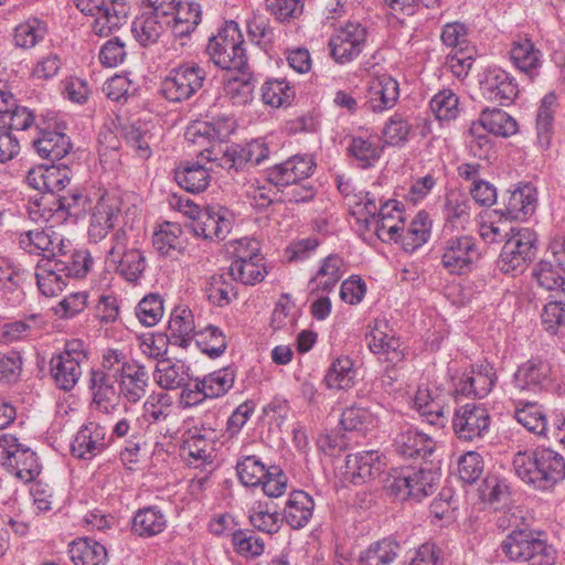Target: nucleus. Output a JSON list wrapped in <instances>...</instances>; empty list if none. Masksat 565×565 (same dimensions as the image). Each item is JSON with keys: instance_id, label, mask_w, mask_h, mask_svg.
Here are the masks:
<instances>
[{"instance_id": "f257e3e1", "label": "nucleus", "mask_w": 565, "mask_h": 565, "mask_svg": "<svg viewBox=\"0 0 565 565\" xmlns=\"http://www.w3.org/2000/svg\"><path fill=\"white\" fill-rule=\"evenodd\" d=\"M205 53L214 65L222 70H249L245 41L235 21L225 22L218 32L209 39Z\"/></svg>"}, {"instance_id": "f03ea898", "label": "nucleus", "mask_w": 565, "mask_h": 565, "mask_svg": "<svg viewBox=\"0 0 565 565\" xmlns=\"http://www.w3.org/2000/svg\"><path fill=\"white\" fill-rule=\"evenodd\" d=\"M439 480L440 475L433 469L406 468L388 475L385 490L394 500L422 501L437 489Z\"/></svg>"}, {"instance_id": "7ed1b4c3", "label": "nucleus", "mask_w": 565, "mask_h": 565, "mask_svg": "<svg viewBox=\"0 0 565 565\" xmlns=\"http://www.w3.org/2000/svg\"><path fill=\"white\" fill-rule=\"evenodd\" d=\"M130 227L118 228L111 237V246L106 253V265L127 281H137L146 269V258L143 253L130 244Z\"/></svg>"}, {"instance_id": "20e7f679", "label": "nucleus", "mask_w": 565, "mask_h": 565, "mask_svg": "<svg viewBox=\"0 0 565 565\" xmlns=\"http://www.w3.org/2000/svg\"><path fill=\"white\" fill-rule=\"evenodd\" d=\"M502 552L513 562L554 565L555 550L530 530H514L501 543Z\"/></svg>"}, {"instance_id": "39448f33", "label": "nucleus", "mask_w": 565, "mask_h": 565, "mask_svg": "<svg viewBox=\"0 0 565 565\" xmlns=\"http://www.w3.org/2000/svg\"><path fill=\"white\" fill-rule=\"evenodd\" d=\"M206 81V71L194 61L182 62L169 70L161 82L160 93L171 103L189 100L201 90Z\"/></svg>"}, {"instance_id": "423d86ee", "label": "nucleus", "mask_w": 565, "mask_h": 565, "mask_svg": "<svg viewBox=\"0 0 565 565\" xmlns=\"http://www.w3.org/2000/svg\"><path fill=\"white\" fill-rule=\"evenodd\" d=\"M536 233L529 227H511V234L504 242L498 268L504 274L518 275L524 271L536 255Z\"/></svg>"}, {"instance_id": "0eeeda50", "label": "nucleus", "mask_w": 565, "mask_h": 565, "mask_svg": "<svg viewBox=\"0 0 565 565\" xmlns=\"http://www.w3.org/2000/svg\"><path fill=\"white\" fill-rule=\"evenodd\" d=\"M76 8L94 17V34L106 38L127 23L130 7L125 0H73Z\"/></svg>"}, {"instance_id": "6e6552de", "label": "nucleus", "mask_w": 565, "mask_h": 565, "mask_svg": "<svg viewBox=\"0 0 565 565\" xmlns=\"http://www.w3.org/2000/svg\"><path fill=\"white\" fill-rule=\"evenodd\" d=\"M480 259L481 249L477 238L471 235L452 236L445 239L440 247V264L449 275H467Z\"/></svg>"}, {"instance_id": "1a4fd4ad", "label": "nucleus", "mask_w": 565, "mask_h": 565, "mask_svg": "<svg viewBox=\"0 0 565 565\" xmlns=\"http://www.w3.org/2000/svg\"><path fill=\"white\" fill-rule=\"evenodd\" d=\"M84 196L78 191L66 192L65 194L41 195L35 200V210H31V215L36 220L51 223V226L60 225L68 220L74 223L83 211Z\"/></svg>"}, {"instance_id": "9d476101", "label": "nucleus", "mask_w": 565, "mask_h": 565, "mask_svg": "<svg viewBox=\"0 0 565 565\" xmlns=\"http://www.w3.org/2000/svg\"><path fill=\"white\" fill-rule=\"evenodd\" d=\"M455 436L463 443H482L490 433L491 416L489 411L476 403L458 407L451 420Z\"/></svg>"}, {"instance_id": "9b49d317", "label": "nucleus", "mask_w": 565, "mask_h": 565, "mask_svg": "<svg viewBox=\"0 0 565 565\" xmlns=\"http://www.w3.org/2000/svg\"><path fill=\"white\" fill-rule=\"evenodd\" d=\"M366 40L367 29L362 22L347 21L329 39L330 55L338 64L351 63L362 53Z\"/></svg>"}, {"instance_id": "f8f14e48", "label": "nucleus", "mask_w": 565, "mask_h": 565, "mask_svg": "<svg viewBox=\"0 0 565 565\" xmlns=\"http://www.w3.org/2000/svg\"><path fill=\"white\" fill-rule=\"evenodd\" d=\"M2 466L24 482L35 479L41 472V466L35 452L24 447L14 436L0 437Z\"/></svg>"}, {"instance_id": "ddd939ff", "label": "nucleus", "mask_w": 565, "mask_h": 565, "mask_svg": "<svg viewBox=\"0 0 565 565\" xmlns=\"http://www.w3.org/2000/svg\"><path fill=\"white\" fill-rule=\"evenodd\" d=\"M478 84L481 96L501 106L511 105L519 95V86L515 78L499 66H490L478 75Z\"/></svg>"}, {"instance_id": "4468645a", "label": "nucleus", "mask_w": 565, "mask_h": 565, "mask_svg": "<svg viewBox=\"0 0 565 565\" xmlns=\"http://www.w3.org/2000/svg\"><path fill=\"white\" fill-rule=\"evenodd\" d=\"M536 205V189L530 183H523L503 192L499 206L492 213L510 221H525L535 212Z\"/></svg>"}, {"instance_id": "2eb2a0df", "label": "nucleus", "mask_w": 565, "mask_h": 565, "mask_svg": "<svg viewBox=\"0 0 565 565\" xmlns=\"http://www.w3.org/2000/svg\"><path fill=\"white\" fill-rule=\"evenodd\" d=\"M552 382V364L541 356H532L520 364L512 379V385L515 390L532 394L545 391Z\"/></svg>"}, {"instance_id": "dca6fc26", "label": "nucleus", "mask_w": 565, "mask_h": 565, "mask_svg": "<svg viewBox=\"0 0 565 565\" xmlns=\"http://www.w3.org/2000/svg\"><path fill=\"white\" fill-rule=\"evenodd\" d=\"M316 168L313 158L309 154H296L281 163L267 169L266 180L277 188H288L294 183L307 180Z\"/></svg>"}, {"instance_id": "f3484780", "label": "nucleus", "mask_w": 565, "mask_h": 565, "mask_svg": "<svg viewBox=\"0 0 565 565\" xmlns=\"http://www.w3.org/2000/svg\"><path fill=\"white\" fill-rule=\"evenodd\" d=\"M196 237L207 241H223L232 230V220L227 210L221 206H207L191 224Z\"/></svg>"}, {"instance_id": "a211bd4d", "label": "nucleus", "mask_w": 565, "mask_h": 565, "mask_svg": "<svg viewBox=\"0 0 565 565\" xmlns=\"http://www.w3.org/2000/svg\"><path fill=\"white\" fill-rule=\"evenodd\" d=\"M367 230L373 228L376 236L384 243L398 242L399 231L403 230V212L401 203L396 200H387L379 210L373 220H363Z\"/></svg>"}, {"instance_id": "6ab92c4d", "label": "nucleus", "mask_w": 565, "mask_h": 565, "mask_svg": "<svg viewBox=\"0 0 565 565\" xmlns=\"http://www.w3.org/2000/svg\"><path fill=\"white\" fill-rule=\"evenodd\" d=\"M399 97V85L388 74H382L373 77L366 90L365 108L369 111L381 114L392 109Z\"/></svg>"}, {"instance_id": "aec40b11", "label": "nucleus", "mask_w": 565, "mask_h": 565, "mask_svg": "<svg viewBox=\"0 0 565 565\" xmlns=\"http://www.w3.org/2000/svg\"><path fill=\"white\" fill-rule=\"evenodd\" d=\"M120 216V209L115 198L103 195L92 210L88 237L97 243L115 228Z\"/></svg>"}, {"instance_id": "412c9836", "label": "nucleus", "mask_w": 565, "mask_h": 565, "mask_svg": "<svg viewBox=\"0 0 565 565\" xmlns=\"http://www.w3.org/2000/svg\"><path fill=\"white\" fill-rule=\"evenodd\" d=\"M497 382V374L490 364H482L472 367L469 372L461 375L455 384V395L483 398L493 388Z\"/></svg>"}, {"instance_id": "4be33fe9", "label": "nucleus", "mask_w": 565, "mask_h": 565, "mask_svg": "<svg viewBox=\"0 0 565 565\" xmlns=\"http://www.w3.org/2000/svg\"><path fill=\"white\" fill-rule=\"evenodd\" d=\"M393 447L401 457L427 459L436 448V441L419 430L405 426L394 438Z\"/></svg>"}, {"instance_id": "5701e85b", "label": "nucleus", "mask_w": 565, "mask_h": 565, "mask_svg": "<svg viewBox=\"0 0 565 565\" xmlns=\"http://www.w3.org/2000/svg\"><path fill=\"white\" fill-rule=\"evenodd\" d=\"M119 398L129 404L139 403L147 394L150 375L147 367L139 361L132 363L125 373L115 380Z\"/></svg>"}, {"instance_id": "b1692460", "label": "nucleus", "mask_w": 565, "mask_h": 565, "mask_svg": "<svg viewBox=\"0 0 565 565\" xmlns=\"http://www.w3.org/2000/svg\"><path fill=\"white\" fill-rule=\"evenodd\" d=\"M345 468L347 479L353 484H362L382 472L383 462L377 451H361L347 457Z\"/></svg>"}, {"instance_id": "393cba45", "label": "nucleus", "mask_w": 565, "mask_h": 565, "mask_svg": "<svg viewBox=\"0 0 565 565\" xmlns=\"http://www.w3.org/2000/svg\"><path fill=\"white\" fill-rule=\"evenodd\" d=\"M106 447L105 429L98 424L83 426L71 444L72 455L78 459L90 460Z\"/></svg>"}, {"instance_id": "a878e982", "label": "nucleus", "mask_w": 565, "mask_h": 565, "mask_svg": "<svg viewBox=\"0 0 565 565\" xmlns=\"http://www.w3.org/2000/svg\"><path fill=\"white\" fill-rule=\"evenodd\" d=\"M39 128V135L33 139L32 146L38 154L51 161L65 158L72 150V142L64 132Z\"/></svg>"}, {"instance_id": "bb28decb", "label": "nucleus", "mask_w": 565, "mask_h": 565, "mask_svg": "<svg viewBox=\"0 0 565 565\" xmlns=\"http://www.w3.org/2000/svg\"><path fill=\"white\" fill-rule=\"evenodd\" d=\"M168 526L166 513L157 505L138 509L131 520V533L150 539L161 534Z\"/></svg>"}, {"instance_id": "cd10ccee", "label": "nucleus", "mask_w": 565, "mask_h": 565, "mask_svg": "<svg viewBox=\"0 0 565 565\" xmlns=\"http://www.w3.org/2000/svg\"><path fill=\"white\" fill-rule=\"evenodd\" d=\"M169 341L178 347L188 348L196 334L194 316L185 306L175 307L169 320Z\"/></svg>"}, {"instance_id": "c85d7f7f", "label": "nucleus", "mask_w": 565, "mask_h": 565, "mask_svg": "<svg viewBox=\"0 0 565 565\" xmlns=\"http://www.w3.org/2000/svg\"><path fill=\"white\" fill-rule=\"evenodd\" d=\"M539 455L541 468L539 490H551L565 479V459L551 448L539 447Z\"/></svg>"}, {"instance_id": "c756f323", "label": "nucleus", "mask_w": 565, "mask_h": 565, "mask_svg": "<svg viewBox=\"0 0 565 565\" xmlns=\"http://www.w3.org/2000/svg\"><path fill=\"white\" fill-rule=\"evenodd\" d=\"M154 382L163 390H175L191 380L190 367L180 360L160 359L153 372Z\"/></svg>"}, {"instance_id": "7c9ffc66", "label": "nucleus", "mask_w": 565, "mask_h": 565, "mask_svg": "<svg viewBox=\"0 0 565 565\" xmlns=\"http://www.w3.org/2000/svg\"><path fill=\"white\" fill-rule=\"evenodd\" d=\"M413 407L430 425L444 426L446 417L443 401L438 397L436 391L430 390L427 385L418 386L413 398Z\"/></svg>"}, {"instance_id": "2f4dec72", "label": "nucleus", "mask_w": 565, "mask_h": 565, "mask_svg": "<svg viewBox=\"0 0 565 565\" xmlns=\"http://www.w3.org/2000/svg\"><path fill=\"white\" fill-rule=\"evenodd\" d=\"M344 260L337 254H330L322 259L317 274L310 279L312 292H330L344 275Z\"/></svg>"}, {"instance_id": "473e14b6", "label": "nucleus", "mask_w": 565, "mask_h": 565, "mask_svg": "<svg viewBox=\"0 0 565 565\" xmlns=\"http://www.w3.org/2000/svg\"><path fill=\"white\" fill-rule=\"evenodd\" d=\"M313 499L301 490L292 491L284 509V520L292 529L306 526L313 513Z\"/></svg>"}, {"instance_id": "72a5a7b5", "label": "nucleus", "mask_w": 565, "mask_h": 565, "mask_svg": "<svg viewBox=\"0 0 565 565\" xmlns=\"http://www.w3.org/2000/svg\"><path fill=\"white\" fill-rule=\"evenodd\" d=\"M68 554L74 565H106L108 562L106 547L88 537L73 541L70 544Z\"/></svg>"}, {"instance_id": "f704fd0d", "label": "nucleus", "mask_w": 565, "mask_h": 565, "mask_svg": "<svg viewBox=\"0 0 565 565\" xmlns=\"http://www.w3.org/2000/svg\"><path fill=\"white\" fill-rule=\"evenodd\" d=\"M174 180L180 188L190 193H201L210 184L209 170L199 162L184 161L174 170Z\"/></svg>"}, {"instance_id": "c9c22d12", "label": "nucleus", "mask_w": 565, "mask_h": 565, "mask_svg": "<svg viewBox=\"0 0 565 565\" xmlns=\"http://www.w3.org/2000/svg\"><path fill=\"white\" fill-rule=\"evenodd\" d=\"M514 418L530 433L548 438L547 419L542 406L535 402H515Z\"/></svg>"}, {"instance_id": "e433bc0d", "label": "nucleus", "mask_w": 565, "mask_h": 565, "mask_svg": "<svg viewBox=\"0 0 565 565\" xmlns=\"http://www.w3.org/2000/svg\"><path fill=\"white\" fill-rule=\"evenodd\" d=\"M513 64L530 78L539 75L542 64V53L529 39L514 41L510 51Z\"/></svg>"}, {"instance_id": "4c0bfd02", "label": "nucleus", "mask_w": 565, "mask_h": 565, "mask_svg": "<svg viewBox=\"0 0 565 565\" xmlns=\"http://www.w3.org/2000/svg\"><path fill=\"white\" fill-rule=\"evenodd\" d=\"M170 20H163L160 15L151 11L138 15L131 25V32L135 39L142 46L157 43Z\"/></svg>"}, {"instance_id": "58836bf2", "label": "nucleus", "mask_w": 565, "mask_h": 565, "mask_svg": "<svg viewBox=\"0 0 565 565\" xmlns=\"http://www.w3.org/2000/svg\"><path fill=\"white\" fill-rule=\"evenodd\" d=\"M201 20V6L196 2H183L170 17V23L167 26L171 28L175 38L182 39L194 32Z\"/></svg>"}, {"instance_id": "ea45409f", "label": "nucleus", "mask_w": 565, "mask_h": 565, "mask_svg": "<svg viewBox=\"0 0 565 565\" xmlns=\"http://www.w3.org/2000/svg\"><path fill=\"white\" fill-rule=\"evenodd\" d=\"M483 130L500 137H510L519 130L516 120L500 108H486L476 122Z\"/></svg>"}, {"instance_id": "a19ab883", "label": "nucleus", "mask_w": 565, "mask_h": 565, "mask_svg": "<svg viewBox=\"0 0 565 565\" xmlns=\"http://www.w3.org/2000/svg\"><path fill=\"white\" fill-rule=\"evenodd\" d=\"M443 216L452 227H465L471 217V203L466 194L460 191H449L445 196Z\"/></svg>"}, {"instance_id": "79ce46f5", "label": "nucleus", "mask_w": 565, "mask_h": 565, "mask_svg": "<svg viewBox=\"0 0 565 565\" xmlns=\"http://www.w3.org/2000/svg\"><path fill=\"white\" fill-rule=\"evenodd\" d=\"M431 223L426 212H419L409 226L399 231L398 242L407 253H413L423 246L430 236Z\"/></svg>"}, {"instance_id": "37998d69", "label": "nucleus", "mask_w": 565, "mask_h": 565, "mask_svg": "<svg viewBox=\"0 0 565 565\" xmlns=\"http://www.w3.org/2000/svg\"><path fill=\"white\" fill-rule=\"evenodd\" d=\"M182 233L179 224L164 222L153 233L152 244L160 255L173 257L184 249Z\"/></svg>"}, {"instance_id": "c03bdc74", "label": "nucleus", "mask_w": 565, "mask_h": 565, "mask_svg": "<svg viewBox=\"0 0 565 565\" xmlns=\"http://www.w3.org/2000/svg\"><path fill=\"white\" fill-rule=\"evenodd\" d=\"M57 239V234L50 228L46 230H30L20 234V246L29 254L43 253L46 259L55 258L54 243Z\"/></svg>"}, {"instance_id": "a18cd8bd", "label": "nucleus", "mask_w": 565, "mask_h": 565, "mask_svg": "<svg viewBox=\"0 0 565 565\" xmlns=\"http://www.w3.org/2000/svg\"><path fill=\"white\" fill-rule=\"evenodd\" d=\"M82 365L74 359L54 354L50 361V372L56 386L63 391H71L82 375Z\"/></svg>"}, {"instance_id": "49530a36", "label": "nucleus", "mask_w": 565, "mask_h": 565, "mask_svg": "<svg viewBox=\"0 0 565 565\" xmlns=\"http://www.w3.org/2000/svg\"><path fill=\"white\" fill-rule=\"evenodd\" d=\"M539 448L534 450L518 451L513 456L512 468L514 473L526 484L539 490L537 481H540Z\"/></svg>"}, {"instance_id": "de8ad7c7", "label": "nucleus", "mask_w": 565, "mask_h": 565, "mask_svg": "<svg viewBox=\"0 0 565 565\" xmlns=\"http://www.w3.org/2000/svg\"><path fill=\"white\" fill-rule=\"evenodd\" d=\"M52 259L53 264L51 266L65 274L67 279L85 277L94 264L87 249H74L65 259Z\"/></svg>"}, {"instance_id": "09e8293b", "label": "nucleus", "mask_w": 565, "mask_h": 565, "mask_svg": "<svg viewBox=\"0 0 565 565\" xmlns=\"http://www.w3.org/2000/svg\"><path fill=\"white\" fill-rule=\"evenodd\" d=\"M234 279L227 274H214L205 282L204 292L211 303L225 307L236 296Z\"/></svg>"}, {"instance_id": "8fccbe9b", "label": "nucleus", "mask_w": 565, "mask_h": 565, "mask_svg": "<svg viewBox=\"0 0 565 565\" xmlns=\"http://www.w3.org/2000/svg\"><path fill=\"white\" fill-rule=\"evenodd\" d=\"M356 372L348 356L335 359L324 375L326 386L330 390H349L354 385Z\"/></svg>"}, {"instance_id": "3c124183", "label": "nucleus", "mask_w": 565, "mask_h": 565, "mask_svg": "<svg viewBox=\"0 0 565 565\" xmlns=\"http://www.w3.org/2000/svg\"><path fill=\"white\" fill-rule=\"evenodd\" d=\"M42 262L43 264H39L35 271L39 290L46 297L57 296L66 286L67 278L65 274L51 266L53 264L52 258Z\"/></svg>"}, {"instance_id": "603ef678", "label": "nucleus", "mask_w": 565, "mask_h": 565, "mask_svg": "<svg viewBox=\"0 0 565 565\" xmlns=\"http://www.w3.org/2000/svg\"><path fill=\"white\" fill-rule=\"evenodd\" d=\"M399 545L396 541L384 539L372 543L360 555V565H391L397 557Z\"/></svg>"}, {"instance_id": "864d4df0", "label": "nucleus", "mask_w": 565, "mask_h": 565, "mask_svg": "<svg viewBox=\"0 0 565 565\" xmlns=\"http://www.w3.org/2000/svg\"><path fill=\"white\" fill-rule=\"evenodd\" d=\"M239 75L230 77L224 85V92L234 104L246 105L253 99L255 79L249 70L236 71Z\"/></svg>"}, {"instance_id": "5fc2aeb1", "label": "nucleus", "mask_w": 565, "mask_h": 565, "mask_svg": "<svg viewBox=\"0 0 565 565\" xmlns=\"http://www.w3.org/2000/svg\"><path fill=\"white\" fill-rule=\"evenodd\" d=\"M142 409V416L149 425L164 423L173 417L172 398L163 392L150 395Z\"/></svg>"}, {"instance_id": "6e6d98bb", "label": "nucleus", "mask_w": 565, "mask_h": 565, "mask_svg": "<svg viewBox=\"0 0 565 565\" xmlns=\"http://www.w3.org/2000/svg\"><path fill=\"white\" fill-rule=\"evenodd\" d=\"M90 390L93 392V401L100 408L104 403H111L119 398L118 388L115 386L113 376L103 370H92L90 372Z\"/></svg>"}, {"instance_id": "4d7b16f0", "label": "nucleus", "mask_w": 565, "mask_h": 565, "mask_svg": "<svg viewBox=\"0 0 565 565\" xmlns=\"http://www.w3.org/2000/svg\"><path fill=\"white\" fill-rule=\"evenodd\" d=\"M213 429L193 427L189 429L183 439L182 449L194 459L205 460L209 457V440L213 437Z\"/></svg>"}, {"instance_id": "13d9d810", "label": "nucleus", "mask_w": 565, "mask_h": 565, "mask_svg": "<svg viewBox=\"0 0 565 565\" xmlns=\"http://www.w3.org/2000/svg\"><path fill=\"white\" fill-rule=\"evenodd\" d=\"M236 471L244 486L258 487L264 478H266L268 467L255 455L244 456L237 461Z\"/></svg>"}, {"instance_id": "bf43d9fd", "label": "nucleus", "mask_w": 565, "mask_h": 565, "mask_svg": "<svg viewBox=\"0 0 565 565\" xmlns=\"http://www.w3.org/2000/svg\"><path fill=\"white\" fill-rule=\"evenodd\" d=\"M295 95L294 87L286 79H268L262 86L263 102L275 108L289 105Z\"/></svg>"}, {"instance_id": "052dcab7", "label": "nucleus", "mask_w": 565, "mask_h": 565, "mask_svg": "<svg viewBox=\"0 0 565 565\" xmlns=\"http://www.w3.org/2000/svg\"><path fill=\"white\" fill-rule=\"evenodd\" d=\"M248 519L255 529L267 534L277 533L280 529L281 519L267 502H255L249 509Z\"/></svg>"}, {"instance_id": "680f3d73", "label": "nucleus", "mask_w": 565, "mask_h": 565, "mask_svg": "<svg viewBox=\"0 0 565 565\" xmlns=\"http://www.w3.org/2000/svg\"><path fill=\"white\" fill-rule=\"evenodd\" d=\"M230 276L244 285H255L264 279L266 270L260 259H244L243 262H232L228 268Z\"/></svg>"}, {"instance_id": "e2e57ef3", "label": "nucleus", "mask_w": 565, "mask_h": 565, "mask_svg": "<svg viewBox=\"0 0 565 565\" xmlns=\"http://www.w3.org/2000/svg\"><path fill=\"white\" fill-rule=\"evenodd\" d=\"M47 33L46 23L34 18L19 24L14 30V43L21 49H31Z\"/></svg>"}, {"instance_id": "0e129e2a", "label": "nucleus", "mask_w": 565, "mask_h": 565, "mask_svg": "<svg viewBox=\"0 0 565 565\" xmlns=\"http://www.w3.org/2000/svg\"><path fill=\"white\" fill-rule=\"evenodd\" d=\"M235 374L230 367L214 371L202 379L201 385L210 399L225 395L234 384Z\"/></svg>"}, {"instance_id": "69168bd1", "label": "nucleus", "mask_w": 565, "mask_h": 565, "mask_svg": "<svg viewBox=\"0 0 565 565\" xmlns=\"http://www.w3.org/2000/svg\"><path fill=\"white\" fill-rule=\"evenodd\" d=\"M412 132V125L406 116L394 113L385 122L383 128L384 142L388 146H404Z\"/></svg>"}, {"instance_id": "338daca9", "label": "nucleus", "mask_w": 565, "mask_h": 565, "mask_svg": "<svg viewBox=\"0 0 565 565\" xmlns=\"http://www.w3.org/2000/svg\"><path fill=\"white\" fill-rule=\"evenodd\" d=\"M196 344L201 348L202 352L210 358H218L226 350L227 342L223 331L213 324L196 331Z\"/></svg>"}, {"instance_id": "774afa93", "label": "nucleus", "mask_w": 565, "mask_h": 565, "mask_svg": "<svg viewBox=\"0 0 565 565\" xmlns=\"http://www.w3.org/2000/svg\"><path fill=\"white\" fill-rule=\"evenodd\" d=\"M232 544L234 551L245 558L258 557L265 551V543L263 539L250 530L235 531L232 534Z\"/></svg>"}]
</instances>
